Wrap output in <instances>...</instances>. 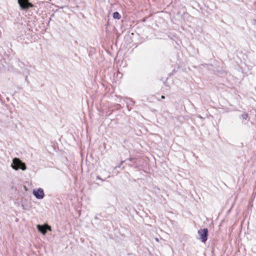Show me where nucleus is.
Instances as JSON below:
<instances>
[{
	"label": "nucleus",
	"mask_w": 256,
	"mask_h": 256,
	"mask_svg": "<svg viewBox=\"0 0 256 256\" xmlns=\"http://www.w3.org/2000/svg\"><path fill=\"white\" fill-rule=\"evenodd\" d=\"M28 74H29V72H27L26 74V80L27 79V78H28Z\"/></svg>",
	"instance_id": "8"
},
{
	"label": "nucleus",
	"mask_w": 256,
	"mask_h": 256,
	"mask_svg": "<svg viewBox=\"0 0 256 256\" xmlns=\"http://www.w3.org/2000/svg\"><path fill=\"white\" fill-rule=\"evenodd\" d=\"M37 228L44 235L46 234L47 230H51L50 226L46 224L44 225L38 224L37 225Z\"/></svg>",
	"instance_id": "5"
},
{
	"label": "nucleus",
	"mask_w": 256,
	"mask_h": 256,
	"mask_svg": "<svg viewBox=\"0 0 256 256\" xmlns=\"http://www.w3.org/2000/svg\"><path fill=\"white\" fill-rule=\"evenodd\" d=\"M10 166L14 170H18L19 169L25 170L26 166L25 163L23 162L20 158H15L12 160Z\"/></svg>",
	"instance_id": "1"
},
{
	"label": "nucleus",
	"mask_w": 256,
	"mask_h": 256,
	"mask_svg": "<svg viewBox=\"0 0 256 256\" xmlns=\"http://www.w3.org/2000/svg\"><path fill=\"white\" fill-rule=\"evenodd\" d=\"M18 3L22 10L28 9L29 8H32L33 5L28 2V0H18Z\"/></svg>",
	"instance_id": "4"
},
{
	"label": "nucleus",
	"mask_w": 256,
	"mask_h": 256,
	"mask_svg": "<svg viewBox=\"0 0 256 256\" xmlns=\"http://www.w3.org/2000/svg\"><path fill=\"white\" fill-rule=\"evenodd\" d=\"M123 162H123V161H122V162H120V166H118V168H120V166H122V164H123Z\"/></svg>",
	"instance_id": "9"
},
{
	"label": "nucleus",
	"mask_w": 256,
	"mask_h": 256,
	"mask_svg": "<svg viewBox=\"0 0 256 256\" xmlns=\"http://www.w3.org/2000/svg\"><path fill=\"white\" fill-rule=\"evenodd\" d=\"M241 117L244 119V120H246L247 118H248V114H246V113H244L243 114H242L241 115Z\"/></svg>",
	"instance_id": "7"
},
{
	"label": "nucleus",
	"mask_w": 256,
	"mask_h": 256,
	"mask_svg": "<svg viewBox=\"0 0 256 256\" xmlns=\"http://www.w3.org/2000/svg\"><path fill=\"white\" fill-rule=\"evenodd\" d=\"M198 234L200 236L199 239L202 242H204L207 240L208 235V230L207 228L200 230L198 231Z\"/></svg>",
	"instance_id": "2"
},
{
	"label": "nucleus",
	"mask_w": 256,
	"mask_h": 256,
	"mask_svg": "<svg viewBox=\"0 0 256 256\" xmlns=\"http://www.w3.org/2000/svg\"><path fill=\"white\" fill-rule=\"evenodd\" d=\"M155 240H156L157 242H159V240H158V238H155Z\"/></svg>",
	"instance_id": "10"
},
{
	"label": "nucleus",
	"mask_w": 256,
	"mask_h": 256,
	"mask_svg": "<svg viewBox=\"0 0 256 256\" xmlns=\"http://www.w3.org/2000/svg\"><path fill=\"white\" fill-rule=\"evenodd\" d=\"M113 18H114L119 20L120 18V15L118 12H114L113 14Z\"/></svg>",
	"instance_id": "6"
},
{
	"label": "nucleus",
	"mask_w": 256,
	"mask_h": 256,
	"mask_svg": "<svg viewBox=\"0 0 256 256\" xmlns=\"http://www.w3.org/2000/svg\"><path fill=\"white\" fill-rule=\"evenodd\" d=\"M32 194L38 200L42 199L44 196V190L42 188L33 190Z\"/></svg>",
	"instance_id": "3"
},
{
	"label": "nucleus",
	"mask_w": 256,
	"mask_h": 256,
	"mask_svg": "<svg viewBox=\"0 0 256 256\" xmlns=\"http://www.w3.org/2000/svg\"><path fill=\"white\" fill-rule=\"evenodd\" d=\"M164 98H165V97H164V96H161V98H162V99H164Z\"/></svg>",
	"instance_id": "11"
}]
</instances>
